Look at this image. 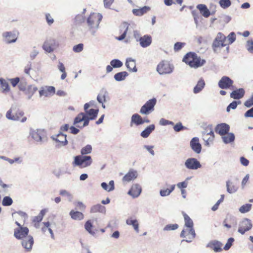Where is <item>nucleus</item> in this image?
Instances as JSON below:
<instances>
[{"mask_svg":"<svg viewBox=\"0 0 253 253\" xmlns=\"http://www.w3.org/2000/svg\"><path fill=\"white\" fill-rule=\"evenodd\" d=\"M102 18V15L99 13H92L88 17L87 24L89 30L92 35H95Z\"/></svg>","mask_w":253,"mask_h":253,"instance_id":"1","label":"nucleus"},{"mask_svg":"<svg viewBox=\"0 0 253 253\" xmlns=\"http://www.w3.org/2000/svg\"><path fill=\"white\" fill-rule=\"evenodd\" d=\"M226 37L222 33L218 32L212 43V49L214 53H218L221 49L227 45L225 43Z\"/></svg>","mask_w":253,"mask_h":253,"instance_id":"2","label":"nucleus"},{"mask_svg":"<svg viewBox=\"0 0 253 253\" xmlns=\"http://www.w3.org/2000/svg\"><path fill=\"white\" fill-rule=\"evenodd\" d=\"M58 40L53 38H47L43 42L42 48L47 53H51L59 47Z\"/></svg>","mask_w":253,"mask_h":253,"instance_id":"3","label":"nucleus"},{"mask_svg":"<svg viewBox=\"0 0 253 253\" xmlns=\"http://www.w3.org/2000/svg\"><path fill=\"white\" fill-rule=\"evenodd\" d=\"M173 66L169 62L163 61L160 63L157 67V71L160 75L169 74L173 70Z\"/></svg>","mask_w":253,"mask_h":253,"instance_id":"4","label":"nucleus"},{"mask_svg":"<svg viewBox=\"0 0 253 253\" xmlns=\"http://www.w3.org/2000/svg\"><path fill=\"white\" fill-rule=\"evenodd\" d=\"M157 100L153 98L147 101L141 108L140 113L142 115H149L154 109Z\"/></svg>","mask_w":253,"mask_h":253,"instance_id":"5","label":"nucleus"},{"mask_svg":"<svg viewBox=\"0 0 253 253\" xmlns=\"http://www.w3.org/2000/svg\"><path fill=\"white\" fill-rule=\"evenodd\" d=\"M253 224L250 219L245 218L239 223L238 231L242 235H244L246 232L252 229Z\"/></svg>","mask_w":253,"mask_h":253,"instance_id":"6","label":"nucleus"},{"mask_svg":"<svg viewBox=\"0 0 253 253\" xmlns=\"http://www.w3.org/2000/svg\"><path fill=\"white\" fill-rule=\"evenodd\" d=\"M44 131L41 129H31L30 135L37 142L42 143L44 136Z\"/></svg>","mask_w":253,"mask_h":253,"instance_id":"7","label":"nucleus"},{"mask_svg":"<svg viewBox=\"0 0 253 253\" xmlns=\"http://www.w3.org/2000/svg\"><path fill=\"white\" fill-rule=\"evenodd\" d=\"M55 92V88L52 86H45L41 88L39 91L40 96L49 97Z\"/></svg>","mask_w":253,"mask_h":253,"instance_id":"8","label":"nucleus"},{"mask_svg":"<svg viewBox=\"0 0 253 253\" xmlns=\"http://www.w3.org/2000/svg\"><path fill=\"white\" fill-rule=\"evenodd\" d=\"M233 81L227 76H223L218 82V86L221 89H228L232 85Z\"/></svg>","mask_w":253,"mask_h":253,"instance_id":"9","label":"nucleus"},{"mask_svg":"<svg viewBox=\"0 0 253 253\" xmlns=\"http://www.w3.org/2000/svg\"><path fill=\"white\" fill-rule=\"evenodd\" d=\"M34 244V239L32 236H28L22 239L21 245L22 247L27 252H30L32 250Z\"/></svg>","mask_w":253,"mask_h":253,"instance_id":"10","label":"nucleus"},{"mask_svg":"<svg viewBox=\"0 0 253 253\" xmlns=\"http://www.w3.org/2000/svg\"><path fill=\"white\" fill-rule=\"evenodd\" d=\"M52 138L59 143V147L64 146L68 144V141L66 139V135L63 134L61 132L56 135L52 136Z\"/></svg>","mask_w":253,"mask_h":253,"instance_id":"11","label":"nucleus"},{"mask_svg":"<svg viewBox=\"0 0 253 253\" xmlns=\"http://www.w3.org/2000/svg\"><path fill=\"white\" fill-rule=\"evenodd\" d=\"M222 243L217 240H212L206 245L207 248L212 249L214 252L218 253L222 251Z\"/></svg>","mask_w":253,"mask_h":253,"instance_id":"12","label":"nucleus"},{"mask_svg":"<svg viewBox=\"0 0 253 253\" xmlns=\"http://www.w3.org/2000/svg\"><path fill=\"white\" fill-rule=\"evenodd\" d=\"M92 159H74L73 162L74 166H78L80 168H84L91 165Z\"/></svg>","mask_w":253,"mask_h":253,"instance_id":"13","label":"nucleus"},{"mask_svg":"<svg viewBox=\"0 0 253 253\" xmlns=\"http://www.w3.org/2000/svg\"><path fill=\"white\" fill-rule=\"evenodd\" d=\"M29 229L26 227H21L14 231V236L18 239L24 238L28 236Z\"/></svg>","mask_w":253,"mask_h":253,"instance_id":"14","label":"nucleus"},{"mask_svg":"<svg viewBox=\"0 0 253 253\" xmlns=\"http://www.w3.org/2000/svg\"><path fill=\"white\" fill-rule=\"evenodd\" d=\"M141 191L142 189L140 185L138 184H134L131 186L127 193L132 198H135L140 195Z\"/></svg>","mask_w":253,"mask_h":253,"instance_id":"15","label":"nucleus"},{"mask_svg":"<svg viewBox=\"0 0 253 253\" xmlns=\"http://www.w3.org/2000/svg\"><path fill=\"white\" fill-rule=\"evenodd\" d=\"M185 165L187 169H197L201 167L200 163L197 159H187Z\"/></svg>","mask_w":253,"mask_h":253,"instance_id":"16","label":"nucleus"},{"mask_svg":"<svg viewBox=\"0 0 253 253\" xmlns=\"http://www.w3.org/2000/svg\"><path fill=\"white\" fill-rule=\"evenodd\" d=\"M3 41L7 43L15 42L17 40L16 35L11 32H6L2 34Z\"/></svg>","mask_w":253,"mask_h":253,"instance_id":"17","label":"nucleus"},{"mask_svg":"<svg viewBox=\"0 0 253 253\" xmlns=\"http://www.w3.org/2000/svg\"><path fill=\"white\" fill-rule=\"evenodd\" d=\"M190 146L192 149L196 153L199 154L201 151L202 146L199 142L198 137L193 138L190 141Z\"/></svg>","mask_w":253,"mask_h":253,"instance_id":"18","label":"nucleus"},{"mask_svg":"<svg viewBox=\"0 0 253 253\" xmlns=\"http://www.w3.org/2000/svg\"><path fill=\"white\" fill-rule=\"evenodd\" d=\"M229 126L226 124L222 123L218 124L215 127V132L220 135H224L228 133L229 130Z\"/></svg>","mask_w":253,"mask_h":253,"instance_id":"19","label":"nucleus"},{"mask_svg":"<svg viewBox=\"0 0 253 253\" xmlns=\"http://www.w3.org/2000/svg\"><path fill=\"white\" fill-rule=\"evenodd\" d=\"M16 110V106H12L10 109L7 111L5 115L6 118L10 120L18 121L19 118L17 115V113L15 112Z\"/></svg>","mask_w":253,"mask_h":253,"instance_id":"20","label":"nucleus"},{"mask_svg":"<svg viewBox=\"0 0 253 253\" xmlns=\"http://www.w3.org/2000/svg\"><path fill=\"white\" fill-rule=\"evenodd\" d=\"M125 64L129 71L132 72L137 71L136 67V61L134 59L130 57L126 58Z\"/></svg>","mask_w":253,"mask_h":253,"instance_id":"21","label":"nucleus"},{"mask_svg":"<svg viewBox=\"0 0 253 253\" xmlns=\"http://www.w3.org/2000/svg\"><path fill=\"white\" fill-rule=\"evenodd\" d=\"M137 172L133 169H130L129 171L123 177V182H130L133 180L137 177Z\"/></svg>","mask_w":253,"mask_h":253,"instance_id":"22","label":"nucleus"},{"mask_svg":"<svg viewBox=\"0 0 253 253\" xmlns=\"http://www.w3.org/2000/svg\"><path fill=\"white\" fill-rule=\"evenodd\" d=\"M129 26V25L126 22H124L122 24L120 27V33H122V35L120 37L116 38L118 40L122 41L125 38Z\"/></svg>","mask_w":253,"mask_h":253,"instance_id":"23","label":"nucleus"},{"mask_svg":"<svg viewBox=\"0 0 253 253\" xmlns=\"http://www.w3.org/2000/svg\"><path fill=\"white\" fill-rule=\"evenodd\" d=\"M140 45L142 47H146L149 46L152 42L151 37L146 35L139 39Z\"/></svg>","mask_w":253,"mask_h":253,"instance_id":"24","label":"nucleus"},{"mask_svg":"<svg viewBox=\"0 0 253 253\" xmlns=\"http://www.w3.org/2000/svg\"><path fill=\"white\" fill-rule=\"evenodd\" d=\"M167 188H163L160 190V194L162 197H166L170 195V194L174 190L175 185H169L167 183L166 184Z\"/></svg>","mask_w":253,"mask_h":253,"instance_id":"25","label":"nucleus"},{"mask_svg":"<svg viewBox=\"0 0 253 253\" xmlns=\"http://www.w3.org/2000/svg\"><path fill=\"white\" fill-rule=\"evenodd\" d=\"M206 85L204 80L201 78L198 81L197 84L193 88V93L197 94L200 93L204 89Z\"/></svg>","mask_w":253,"mask_h":253,"instance_id":"26","label":"nucleus"},{"mask_svg":"<svg viewBox=\"0 0 253 253\" xmlns=\"http://www.w3.org/2000/svg\"><path fill=\"white\" fill-rule=\"evenodd\" d=\"M126 224L128 225H131L136 233L139 232V223L136 219L132 217H129L126 220Z\"/></svg>","mask_w":253,"mask_h":253,"instance_id":"27","label":"nucleus"},{"mask_svg":"<svg viewBox=\"0 0 253 253\" xmlns=\"http://www.w3.org/2000/svg\"><path fill=\"white\" fill-rule=\"evenodd\" d=\"M245 93L243 88H239L233 91L230 94V97L234 99H239L244 96Z\"/></svg>","mask_w":253,"mask_h":253,"instance_id":"28","label":"nucleus"},{"mask_svg":"<svg viewBox=\"0 0 253 253\" xmlns=\"http://www.w3.org/2000/svg\"><path fill=\"white\" fill-rule=\"evenodd\" d=\"M197 8L199 10L200 13L205 17H208L211 13L210 10L207 8V6L204 4H199L197 5Z\"/></svg>","mask_w":253,"mask_h":253,"instance_id":"29","label":"nucleus"},{"mask_svg":"<svg viewBox=\"0 0 253 253\" xmlns=\"http://www.w3.org/2000/svg\"><path fill=\"white\" fill-rule=\"evenodd\" d=\"M0 87L2 89L3 93L7 94L10 90V88L7 81L2 78L0 79Z\"/></svg>","mask_w":253,"mask_h":253,"instance_id":"30","label":"nucleus"},{"mask_svg":"<svg viewBox=\"0 0 253 253\" xmlns=\"http://www.w3.org/2000/svg\"><path fill=\"white\" fill-rule=\"evenodd\" d=\"M192 64L191 67L194 68H198L204 65L206 63V60L202 59L200 57H198L197 55L195 57L194 60L192 61Z\"/></svg>","mask_w":253,"mask_h":253,"instance_id":"31","label":"nucleus"},{"mask_svg":"<svg viewBox=\"0 0 253 253\" xmlns=\"http://www.w3.org/2000/svg\"><path fill=\"white\" fill-rule=\"evenodd\" d=\"M197 54L195 53L189 52L184 57L183 61L189 65L190 67L192 64V61L194 60Z\"/></svg>","mask_w":253,"mask_h":253,"instance_id":"32","label":"nucleus"},{"mask_svg":"<svg viewBox=\"0 0 253 253\" xmlns=\"http://www.w3.org/2000/svg\"><path fill=\"white\" fill-rule=\"evenodd\" d=\"M38 88L33 85H29L25 90V94L28 96V99H30L35 92L37 90Z\"/></svg>","mask_w":253,"mask_h":253,"instance_id":"33","label":"nucleus"},{"mask_svg":"<svg viewBox=\"0 0 253 253\" xmlns=\"http://www.w3.org/2000/svg\"><path fill=\"white\" fill-rule=\"evenodd\" d=\"M90 212L91 213L99 212L102 213H105L106 212V208L104 206L100 204H97L91 207Z\"/></svg>","mask_w":253,"mask_h":253,"instance_id":"34","label":"nucleus"},{"mask_svg":"<svg viewBox=\"0 0 253 253\" xmlns=\"http://www.w3.org/2000/svg\"><path fill=\"white\" fill-rule=\"evenodd\" d=\"M134 124L136 126H139L143 124V119L138 114H134L132 115L131 118V125Z\"/></svg>","mask_w":253,"mask_h":253,"instance_id":"35","label":"nucleus"},{"mask_svg":"<svg viewBox=\"0 0 253 253\" xmlns=\"http://www.w3.org/2000/svg\"><path fill=\"white\" fill-rule=\"evenodd\" d=\"M155 126L153 124L148 126L144 130L141 132V136L144 138H147L151 133V132L155 129Z\"/></svg>","mask_w":253,"mask_h":253,"instance_id":"36","label":"nucleus"},{"mask_svg":"<svg viewBox=\"0 0 253 253\" xmlns=\"http://www.w3.org/2000/svg\"><path fill=\"white\" fill-rule=\"evenodd\" d=\"M226 186L227 191L230 193L232 194L236 192L238 190V187L236 186L233 182L230 180L226 181Z\"/></svg>","mask_w":253,"mask_h":253,"instance_id":"37","label":"nucleus"},{"mask_svg":"<svg viewBox=\"0 0 253 253\" xmlns=\"http://www.w3.org/2000/svg\"><path fill=\"white\" fill-rule=\"evenodd\" d=\"M149 9L150 8L149 7L145 6L142 8L133 9L132 10V13L136 16H140L146 13Z\"/></svg>","mask_w":253,"mask_h":253,"instance_id":"38","label":"nucleus"},{"mask_svg":"<svg viewBox=\"0 0 253 253\" xmlns=\"http://www.w3.org/2000/svg\"><path fill=\"white\" fill-rule=\"evenodd\" d=\"M128 76L127 72L126 71H122L116 73L114 76V79L117 82H121L124 81L126 77Z\"/></svg>","mask_w":253,"mask_h":253,"instance_id":"39","label":"nucleus"},{"mask_svg":"<svg viewBox=\"0 0 253 253\" xmlns=\"http://www.w3.org/2000/svg\"><path fill=\"white\" fill-rule=\"evenodd\" d=\"M101 187L105 190L110 192L114 190V182L113 180L110 181L109 184L106 182H102L101 184Z\"/></svg>","mask_w":253,"mask_h":253,"instance_id":"40","label":"nucleus"},{"mask_svg":"<svg viewBox=\"0 0 253 253\" xmlns=\"http://www.w3.org/2000/svg\"><path fill=\"white\" fill-rule=\"evenodd\" d=\"M70 215L72 219L78 220H81L84 217V214L81 212L78 211H75L73 210L70 212Z\"/></svg>","mask_w":253,"mask_h":253,"instance_id":"41","label":"nucleus"},{"mask_svg":"<svg viewBox=\"0 0 253 253\" xmlns=\"http://www.w3.org/2000/svg\"><path fill=\"white\" fill-rule=\"evenodd\" d=\"M227 135H224L222 136V139L223 141L226 143H231L233 141H234L235 139V136L233 133H227Z\"/></svg>","mask_w":253,"mask_h":253,"instance_id":"42","label":"nucleus"},{"mask_svg":"<svg viewBox=\"0 0 253 253\" xmlns=\"http://www.w3.org/2000/svg\"><path fill=\"white\" fill-rule=\"evenodd\" d=\"M108 92L106 90H102L97 96V101L100 103H104L106 101V97Z\"/></svg>","mask_w":253,"mask_h":253,"instance_id":"43","label":"nucleus"},{"mask_svg":"<svg viewBox=\"0 0 253 253\" xmlns=\"http://www.w3.org/2000/svg\"><path fill=\"white\" fill-rule=\"evenodd\" d=\"M98 111V109H91L86 111V114L89 116L90 120H93L97 117Z\"/></svg>","mask_w":253,"mask_h":253,"instance_id":"44","label":"nucleus"},{"mask_svg":"<svg viewBox=\"0 0 253 253\" xmlns=\"http://www.w3.org/2000/svg\"><path fill=\"white\" fill-rule=\"evenodd\" d=\"M85 114L84 113H81L75 118L74 125H75L77 127H80V126L79 125L80 123L83 121L84 119Z\"/></svg>","mask_w":253,"mask_h":253,"instance_id":"45","label":"nucleus"},{"mask_svg":"<svg viewBox=\"0 0 253 253\" xmlns=\"http://www.w3.org/2000/svg\"><path fill=\"white\" fill-rule=\"evenodd\" d=\"M202 136L203 139L205 142V145L206 146H209L210 144L212 142L214 138V135H202Z\"/></svg>","mask_w":253,"mask_h":253,"instance_id":"46","label":"nucleus"},{"mask_svg":"<svg viewBox=\"0 0 253 253\" xmlns=\"http://www.w3.org/2000/svg\"><path fill=\"white\" fill-rule=\"evenodd\" d=\"M183 216L185 220V226L188 228L193 227V221L190 217L186 213H184Z\"/></svg>","mask_w":253,"mask_h":253,"instance_id":"47","label":"nucleus"},{"mask_svg":"<svg viewBox=\"0 0 253 253\" xmlns=\"http://www.w3.org/2000/svg\"><path fill=\"white\" fill-rule=\"evenodd\" d=\"M92 223L90 220H87L84 224V228L85 230L91 235H94L95 234V232L91 230V228L92 227Z\"/></svg>","mask_w":253,"mask_h":253,"instance_id":"48","label":"nucleus"},{"mask_svg":"<svg viewBox=\"0 0 253 253\" xmlns=\"http://www.w3.org/2000/svg\"><path fill=\"white\" fill-rule=\"evenodd\" d=\"M252 208V204H246L242 206L239 209V211L242 213H246L249 211Z\"/></svg>","mask_w":253,"mask_h":253,"instance_id":"49","label":"nucleus"},{"mask_svg":"<svg viewBox=\"0 0 253 253\" xmlns=\"http://www.w3.org/2000/svg\"><path fill=\"white\" fill-rule=\"evenodd\" d=\"M110 64L114 68L121 67L123 64V62L119 59H113L110 61Z\"/></svg>","mask_w":253,"mask_h":253,"instance_id":"50","label":"nucleus"},{"mask_svg":"<svg viewBox=\"0 0 253 253\" xmlns=\"http://www.w3.org/2000/svg\"><path fill=\"white\" fill-rule=\"evenodd\" d=\"M219 4L222 8L226 9L230 6L231 2L230 0H220Z\"/></svg>","mask_w":253,"mask_h":253,"instance_id":"51","label":"nucleus"},{"mask_svg":"<svg viewBox=\"0 0 253 253\" xmlns=\"http://www.w3.org/2000/svg\"><path fill=\"white\" fill-rule=\"evenodd\" d=\"M202 135H214V132L211 125H208L202 131Z\"/></svg>","mask_w":253,"mask_h":253,"instance_id":"52","label":"nucleus"},{"mask_svg":"<svg viewBox=\"0 0 253 253\" xmlns=\"http://www.w3.org/2000/svg\"><path fill=\"white\" fill-rule=\"evenodd\" d=\"M246 48L249 52L253 53V40L252 39L247 41Z\"/></svg>","mask_w":253,"mask_h":253,"instance_id":"53","label":"nucleus"},{"mask_svg":"<svg viewBox=\"0 0 253 253\" xmlns=\"http://www.w3.org/2000/svg\"><path fill=\"white\" fill-rule=\"evenodd\" d=\"M13 203L12 199L9 196H5L3 198L2 204L4 206H9Z\"/></svg>","mask_w":253,"mask_h":253,"instance_id":"54","label":"nucleus"},{"mask_svg":"<svg viewBox=\"0 0 253 253\" xmlns=\"http://www.w3.org/2000/svg\"><path fill=\"white\" fill-rule=\"evenodd\" d=\"M178 228L177 224H168L164 228V231L174 230Z\"/></svg>","mask_w":253,"mask_h":253,"instance_id":"55","label":"nucleus"},{"mask_svg":"<svg viewBox=\"0 0 253 253\" xmlns=\"http://www.w3.org/2000/svg\"><path fill=\"white\" fill-rule=\"evenodd\" d=\"M92 150V147L90 145H87L81 150V153L82 155H86L89 154Z\"/></svg>","mask_w":253,"mask_h":253,"instance_id":"56","label":"nucleus"},{"mask_svg":"<svg viewBox=\"0 0 253 253\" xmlns=\"http://www.w3.org/2000/svg\"><path fill=\"white\" fill-rule=\"evenodd\" d=\"M234 241V239L233 238H232V237L229 238L228 239L226 244H225V245L224 246V247L223 248L224 250L225 251H228V250H229V249L232 246V244Z\"/></svg>","mask_w":253,"mask_h":253,"instance_id":"57","label":"nucleus"},{"mask_svg":"<svg viewBox=\"0 0 253 253\" xmlns=\"http://www.w3.org/2000/svg\"><path fill=\"white\" fill-rule=\"evenodd\" d=\"M159 125L161 126L173 125L174 123L164 118H162L159 121Z\"/></svg>","mask_w":253,"mask_h":253,"instance_id":"58","label":"nucleus"},{"mask_svg":"<svg viewBox=\"0 0 253 253\" xmlns=\"http://www.w3.org/2000/svg\"><path fill=\"white\" fill-rule=\"evenodd\" d=\"M229 41V44H232L234 42L236 39V35L234 32L230 33L229 35L226 37Z\"/></svg>","mask_w":253,"mask_h":253,"instance_id":"59","label":"nucleus"},{"mask_svg":"<svg viewBox=\"0 0 253 253\" xmlns=\"http://www.w3.org/2000/svg\"><path fill=\"white\" fill-rule=\"evenodd\" d=\"M84 44L83 43H79L73 46V50L74 52L79 53L83 50Z\"/></svg>","mask_w":253,"mask_h":253,"instance_id":"60","label":"nucleus"},{"mask_svg":"<svg viewBox=\"0 0 253 253\" xmlns=\"http://www.w3.org/2000/svg\"><path fill=\"white\" fill-rule=\"evenodd\" d=\"M185 45V43H184V42H176L174 45V51H178L180 50Z\"/></svg>","mask_w":253,"mask_h":253,"instance_id":"61","label":"nucleus"},{"mask_svg":"<svg viewBox=\"0 0 253 253\" xmlns=\"http://www.w3.org/2000/svg\"><path fill=\"white\" fill-rule=\"evenodd\" d=\"M237 105H238V102H237L236 101H233L227 106V107L226 108V111L227 112H229L231 109H235L237 108Z\"/></svg>","mask_w":253,"mask_h":253,"instance_id":"62","label":"nucleus"},{"mask_svg":"<svg viewBox=\"0 0 253 253\" xmlns=\"http://www.w3.org/2000/svg\"><path fill=\"white\" fill-rule=\"evenodd\" d=\"M244 105L248 108L251 107L253 105V94L252 95L250 98L245 102Z\"/></svg>","mask_w":253,"mask_h":253,"instance_id":"63","label":"nucleus"},{"mask_svg":"<svg viewBox=\"0 0 253 253\" xmlns=\"http://www.w3.org/2000/svg\"><path fill=\"white\" fill-rule=\"evenodd\" d=\"M9 81L13 87L16 86L20 83V79L18 77L10 79Z\"/></svg>","mask_w":253,"mask_h":253,"instance_id":"64","label":"nucleus"}]
</instances>
